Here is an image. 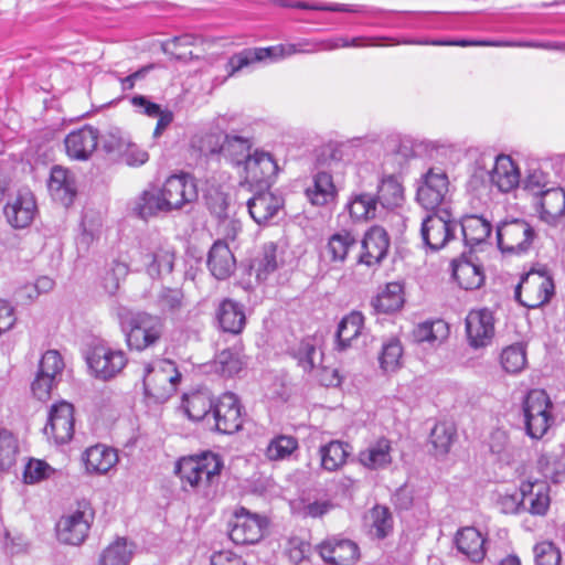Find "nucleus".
<instances>
[{
	"label": "nucleus",
	"instance_id": "obj_54",
	"mask_svg": "<svg viewBox=\"0 0 565 565\" xmlns=\"http://www.w3.org/2000/svg\"><path fill=\"white\" fill-rule=\"evenodd\" d=\"M403 347L399 340L392 338L385 341L380 353V366L385 373H393L402 365Z\"/></svg>",
	"mask_w": 565,
	"mask_h": 565
},
{
	"label": "nucleus",
	"instance_id": "obj_10",
	"mask_svg": "<svg viewBox=\"0 0 565 565\" xmlns=\"http://www.w3.org/2000/svg\"><path fill=\"white\" fill-rule=\"evenodd\" d=\"M554 295L553 279L542 271H530L515 288V298L527 308H539Z\"/></svg>",
	"mask_w": 565,
	"mask_h": 565
},
{
	"label": "nucleus",
	"instance_id": "obj_23",
	"mask_svg": "<svg viewBox=\"0 0 565 565\" xmlns=\"http://www.w3.org/2000/svg\"><path fill=\"white\" fill-rule=\"evenodd\" d=\"M35 211V200L28 190L19 191L18 195L4 206L6 218L15 228L29 226L33 221Z\"/></svg>",
	"mask_w": 565,
	"mask_h": 565
},
{
	"label": "nucleus",
	"instance_id": "obj_17",
	"mask_svg": "<svg viewBox=\"0 0 565 565\" xmlns=\"http://www.w3.org/2000/svg\"><path fill=\"white\" fill-rule=\"evenodd\" d=\"M44 434L57 445L67 444L74 435V408L67 402L52 405Z\"/></svg>",
	"mask_w": 565,
	"mask_h": 565
},
{
	"label": "nucleus",
	"instance_id": "obj_9",
	"mask_svg": "<svg viewBox=\"0 0 565 565\" xmlns=\"http://www.w3.org/2000/svg\"><path fill=\"white\" fill-rule=\"evenodd\" d=\"M142 268L151 278H160L173 270L175 250L167 241L150 239L139 250Z\"/></svg>",
	"mask_w": 565,
	"mask_h": 565
},
{
	"label": "nucleus",
	"instance_id": "obj_16",
	"mask_svg": "<svg viewBox=\"0 0 565 565\" xmlns=\"http://www.w3.org/2000/svg\"><path fill=\"white\" fill-rule=\"evenodd\" d=\"M87 364L96 377L106 381L121 372L127 364V358L121 350L97 345L87 355Z\"/></svg>",
	"mask_w": 565,
	"mask_h": 565
},
{
	"label": "nucleus",
	"instance_id": "obj_44",
	"mask_svg": "<svg viewBox=\"0 0 565 565\" xmlns=\"http://www.w3.org/2000/svg\"><path fill=\"white\" fill-rule=\"evenodd\" d=\"M335 186L333 184V180L330 173L328 172H318L313 177V183L306 190V195L308 200L313 205H326L331 202L335 196Z\"/></svg>",
	"mask_w": 565,
	"mask_h": 565
},
{
	"label": "nucleus",
	"instance_id": "obj_59",
	"mask_svg": "<svg viewBox=\"0 0 565 565\" xmlns=\"http://www.w3.org/2000/svg\"><path fill=\"white\" fill-rule=\"evenodd\" d=\"M55 473V469L41 459H30L23 471L25 483L34 484L41 482Z\"/></svg>",
	"mask_w": 565,
	"mask_h": 565
},
{
	"label": "nucleus",
	"instance_id": "obj_28",
	"mask_svg": "<svg viewBox=\"0 0 565 565\" xmlns=\"http://www.w3.org/2000/svg\"><path fill=\"white\" fill-rule=\"evenodd\" d=\"M392 443L385 437L371 441L359 452V462L370 470L385 469L392 463Z\"/></svg>",
	"mask_w": 565,
	"mask_h": 565
},
{
	"label": "nucleus",
	"instance_id": "obj_24",
	"mask_svg": "<svg viewBox=\"0 0 565 565\" xmlns=\"http://www.w3.org/2000/svg\"><path fill=\"white\" fill-rule=\"evenodd\" d=\"M489 174L491 184L503 193H509L516 189L521 180L518 164L508 154L495 157L494 166Z\"/></svg>",
	"mask_w": 565,
	"mask_h": 565
},
{
	"label": "nucleus",
	"instance_id": "obj_22",
	"mask_svg": "<svg viewBox=\"0 0 565 565\" xmlns=\"http://www.w3.org/2000/svg\"><path fill=\"white\" fill-rule=\"evenodd\" d=\"M362 253L359 263L373 266L381 263L386 256L390 247V238L386 231L381 226L371 227L361 242Z\"/></svg>",
	"mask_w": 565,
	"mask_h": 565
},
{
	"label": "nucleus",
	"instance_id": "obj_13",
	"mask_svg": "<svg viewBox=\"0 0 565 565\" xmlns=\"http://www.w3.org/2000/svg\"><path fill=\"white\" fill-rule=\"evenodd\" d=\"M493 312L487 308L470 310L466 317V334L471 348L478 350L491 344L495 333Z\"/></svg>",
	"mask_w": 565,
	"mask_h": 565
},
{
	"label": "nucleus",
	"instance_id": "obj_45",
	"mask_svg": "<svg viewBox=\"0 0 565 565\" xmlns=\"http://www.w3.org/2000/svg\"><path fill=\"white\" fill-rule=\"evenodd\" d=\"M404 302L403 286L399 282H388L372 299V307L377 312L390 313L398 310Z\"/></svg>",
	"mask_w": 565,
	"mask_h": 565
},
{
	"label": "nucleus",
	"instance_id": "obj_33",
	"mask_svg": "<svg viewBox=\"0 0 565 565\" xmlns=\"http://www.w3.org/2000/svg\"><path fill=\"white\" fill-rule=\"evenodd\" d=\"M235 265L234 255L227 244L222 241L215 242L207 257L211 274L218 280L226 279L234 273Z\"/></svg>",
	"mask_w": 565,
	"mask_h": 565
},
{
	"label": "nucleus",
	"instance_id": "obj_21",
	"mask_svg": "<svg viewBox=\"0 0 565 565\" xmlns=\"http://www.w3.org/2000/svg\"><path fill=\"white\" fill-rule=\"evenodd\" d=\"M284 199L268 189H260L248 201L247 209L250 217L258 224H267L282 209Z\"/></svg>",
	"mask_w": 565,
	"mask_h": 565
},
{
	"label": "nucleus",
	"instance_id": "obj_26",
	"mask_svg": "<svg viewBox=\"0 0 565 565\" xmlns=\"http://www.w3.org/2000/svg\"><path fill=\"white\" fill-rule=\"evenodd\" d=\"M455 544L458 551L473 563H480L486 557V537L473 526L459 529L455 536Z\"/></svg>",
	"mask_w": 565,
	"mask_h": 565
},
{
	"label": "nucleus",
	"instance_id": "obj_2",
	"mask_svg": "<svg viewBox=\"0 0 565 565\" xmlns=\"http://www.w3.org/2000/svg\"><path fill=\"white\" fill-rule=\"evenodd\" d=\"M223 468L221 457L214 452L205 451L181 458L175 465V473L183 484H188L196 492L207 493V489L217 483Z\"/></svg>",
	"mask_w": 565,
	"mask_h": 565
},
{
	"label": "nucleus",
	"instance_id": "obj_11",
	"mask_svg": "<svg viewBox=\"0 0 565 565\" xmlns=\"http://www.w3.org/2000/svg\"><path fill=\"white\" fill-rule=\"evenodd\" d=\"M285 44L273 45L268 47L246 49L239 53L234 54L225 64V72L222 78L217 76L214 78V86L222 85L228 77L233 76L243 68L256 63L270 60L271 62L286 58Z\"/></svg>",
	"mask_w": 565,
	"mask_h": 565
},
{
	"label": "nucleus",
	"instance_id": "obj_61",
	"mask_svg": "<svg viewBox=\"0 0 565 565\" xmlns=\"http://www.w3.org/2000/svg\"><path fill=\"white\" fill-rule=\"evenodd\" d=\"M64 369V361L56 350L46 351L40 361L39 372L42 374L52 375L57 379L61 376Z\"/></svg>",
	"mask_w": 565,
	"mask_h": 565
},
{
	"label": "nucleus",
	"instance_id": "obj_15",
	"mask_svg": "<svg viewBox=\"0 0 565 565\" xmlns=\"http://www.w3.org/2000/svg\"><path fill=\"white\" fill-rule=\"evenodd\" d=\"M160 192L168 212L179 210L198 198L195 181L189 174H173L169 177Z\"/></svg>",
	"mask_w": 565,
	"mask_h": 565
},
{
	"label": "nucleus",
	"instance_id": "obj_14",
	"mask_svg": "<svg viewBox=\"0 0 565 565\" xmlns=\"http://www.w3.org/2000/svg\"><path fill=\"white\" fill-rule=\"evenodd\" d=\"M92 522L93 512L88 508L63 515L56 524L58 541L70 545L82 544L88 535Z\"/></svg>",
	"mask_w": 565,
	"mask_h": 565
},
{
	"label": "nucleus",
	"instance_id": "obj_60",
	"mask_svg": "<svg viewBox=\"0 0 565 565\" xmlns=\"http://www.w3.org/2000/svg\"><path fill=\"white\" fill-rule=\"evenodd\" d=\"M536 565H561V552L552 542H541L534 546Z\"/></svg>",
	"mask_w": 565,
	"mask_h": 565
},
{
	"label": "nucleus",
	"instance_id": "obj_20",
	"mask_svg": "<svg viewBox=\"0 0 565 565\" xmlns=\"http://www.w3.org/2000/svg\"><path fill=\"white\" fill-rule=\"evenodd\" d=\"M98 139V130L92 126L73 130L64 140L66 153L71 159L86 161L95 152Z\"/></svg>",
	"mask_w": 565,
	"mask_h": 565
},
{
	"label": "nucleus",
	"instance_id": "obj_32",
	"mask_svg": "<svg viewBox=\"0 0 565 565\" xmlns=\"http://www.w3.org/2000/svg\"><path fill=\"white\" fill-rule=\"evenodd\" d=\"M130 211L141 220H149L160 213H168L160 190L146 189L130 203Z\"/></svg>",
	"mask_w": 565,
	"mask_h": 565
},
{
	"label": "nucleus",
	"instance_id": "obj_7",
	"mask_svg": "<svg viewBox=\"0 0 565 565\" xmlns=\"http://www.w3.org/2000/svg\"><path fill=\"white\" fill-rule=\"evenodd\" d=\"M534 237V228L525 220L502 221L497 226L498 247L503 254L522 255L527 253Z\"/></svg>",
	"mask_w": 565,
	"mask_h": 565
},
{
	"label": "nucleus",
	"instance_id": "obj_38",
	"mask_svg": "<svg viewBox=\"0 0 565 565\" xmlns=\"http://www.w3.org/2000/svg\"><path fill=\"white\" fill-rule=\"evenodd\" d=\"M521 491L524 498L523 511L533 515H544L550 507L547 487L537 482H522Z\"/></svg>",
	"mask_w": 565,
	"mask_h": 565
},
{
	"label": "nucleus",
	"instance_id": "obj_52",
	"mask_svg": "<svg viewBox=\"0 0 565 565\" xmlns=\"http://www.w3.org/2000/svg\"><path fill=\"white\" fill-rule=\"evenodd\" d=\"M244 361L242 354L236 349H225L221 351L214 359L212 367L215 373L222 376H234L238 374L243 366Z\"/></svg>",
	"mask_w": 565,
	"mask_h": 565
},
{
	"label": "nucleus",
	"instance_id": "obj_6",
	"mask_svg": "<svg viewBox=\"0 0 565 565\" xmlns=\"http://www.w3.org/2000/svg\"><path fill=\"white\" fill-rule=\"evenodd\" d=\"M458 224L447 207L434 211L423 218L420 236L424 245L439 250L455 239Z\"/></svg>",
	"mask_w": 565,
	"mask_h": 565
},
{
	"label": "nucleus",
	"instance_id": "obj_55",
	"mask_svg": "<svg viewBox=\"0 0 565 565\" xmlns=\"http://www.w3.org/2000/svg\"><path fill=\"white\" fill-rule=\"evenodd\" d=\"M456 438V428L450 423H438L431 430L430 443L436 456H445Z\"/></svg>",
	"mask_w": 565,
	"mask_h": 565
},
{
	"label": "nucleus",
	"instance_id": "obj_48",
	"mask_svg": "<svg viewBox=\"0 0 565 565\" xmlns=\"http://www.w3.org/2000/svg\"><path fill=\"white\" fill-rule=\"evenodd\" d=\"M294 356L305 372L312 371L322 362V352L315 338L303 339L296 348Z\"/></svg>",
	"mask_w": 565,
	"mask_h": 565
},
{
	"label": "nucleus",
	"instance_id": "obj_49",
	"mask_svg": "<svg viewBox=\"0 0 565 565\" xmlns=\"http://www.w3.org/2000/svg\"><path fill=\"white\" fill-rule=\"evenodd\" d=\"M347 206L353 220L367 221L376 216L377 200L369 193H356L352 194Z\"/></svg>",
	"mask_w": 565,
	"mask_h": 565
},
{
	"label": "nucleus",
	"instance_id": "obj_19",
	"mask_svg": "<svg viewBox=\"0 0 565 565\" xmlns=\"http://www.w3.org/2000/svg\"><path fill=\"white\" fill-rule=\"evenodd\" d=\"M317 548L321 558L330 565H353L360 557L358 544L340 536L328 537Z\"/></svg>",
	"mask_w": 565,
	"mask_h": 565
},
{
	"label": "nucleus",
	"instance_id": "obj_8",
	"mask_svg": "<svg viewBox=\"0 0 565 565\" xmlns=\"http://www.w3.org/2000/svg\"><path fill=\"white\" fill-rule=\"evenodd\" d=\"M450 183L441 169H429L418 181L416 200L427 211H435L447 203Z\"/></svg>",
	"mask_w": 565,
	"mask_h": 565
},
{
	"label": "nucleus",
	"instance_id": "obj_64",
	"mask_svg": "<svg viewBox=\"0 0 565 565\" xmlns=\"http://www.w3.org/2000/svg\"><path fill=\"white\" fill-rule=\"evenodd\" d=\"M57 381L58 380L52 375L38 372V375L31 386L33 395L40 401L47 399Z\"/></svg>",
	"mask_w": 565,
	"mask_h": 565
},
{
	"label": "nucleus",
	"instance_id": "obj_36",
	"mask_svg": "<svg viewBox=\"0 0 565 565\" xmlns=\"http://www.w3.org/2000/svg\"><path fill=\"white\" fill-rule=\"evenodd\" d=\"M377 182V194L375 196L377 203L386 209H393L403 203L404 188L394 173L379 175Z\"/></svg>",
	"mask_w": 565,
	"mask_h": 565
},
{
	"label": "nucleus",
	"instance_id": "obj_62",
	"mask_svg": "<svg viewBox=\"0 0 565 565\" xmlns=\"http://www.w3.org/2000/svg\"><path fill=\"white\" fill-rule=\"evenodd\" d=\"M328 40H300L296 43H285L287 57L295 54H312L320 51H329L326 47Z\"/></svg>",
	"mask_w": 565,
	"mask_h": 565
},
{
	"label": "nucleus",
	"instance_id": "obj_18",
	"mask_svg": "<svg viewBox=\"0 0 565 565\" xmlns=\"http://www.w3.org/2000/svg\"><path fill=\"white\" fill-rule=\"evenodd\" d=\"M215 429L222 434H234L243 426L242 405L231 392L222 394L213 406Z\"/></svg>",
	"mask_w": 565,
	"mask_h": 565
},
{
	"label": "nucleus",
	"instance_id": "obj_37",
	"mask_svg": "<svg viewBox=\"0 0 565 565\" xmlns=\"http://www.w3.org/2000/svg\"><path fill=\"white\" fill-rule=\"evenodd\" d=\"M363 328L364 317L361 312L352 311L347 315L338 327L335 349L341 352L353 347V343L362 334Z\"/></svg>",
	"mask_w": 565,
	"mask_h": 565
},
{
	"label": "nucleus",
	"instance_id": "obj_29",
	"mask_svg": "<svg viewBox=\"0 0 565 565\" xmlns=\"http://www.w3.org/2000/svg\"><path fill=\"white\" fill-rule=\"evenodd\" d=\"M47 188L53 200L64 206L71 205L76 194L72 173L61 166L51 169Z\"/></svg>",
	"mask_w": 565,
	"mask_h": 565
},
{
	"label": "nucleus",
	"instance_id": "obj_39",
	"mask_svg": "<svg viewBox=\"0 0 565 565\" xmlns=\"http://www.w3.org/2000/svg\"><path fill=\"white\" fill-rule=\"evenodd\" d=\"M282 258L278 253V247L275 243L268 242L262 246L258 255L250 264V270L255 273L257 280H266L267 277L276 271Z\"/></svg>",
	"mask_w": 565,
	"mask_h": 565
},
{
	"label": "nucleus",
	"instance_id": "obj_5",
	"mask_svg": "<svg viewBox=\"0 0 565 565\" xmlns=\"http://www.w3.org/2000/svg\"><path fill=\"white\" fill-rule=\"evenodd\" d=\"M279 172L280 167L274 153L260 147L250 151L242 167L243 182L259 189H269Z\"/></svg>",
	"mask_w": 565,
	"mask_h": 565
},
{
	"label": "nucleus",
	"instance_id": "obj_25",
	"mask_svg": "<svg viewBox=\"0 0 565 565\" xmlns=\"http://www.w3.org/2000/svg\"><path fill=\"white\" fill-rule=\"evenodd\" d=\"M491 455L501 465L510 466L514 463L522 455V447L514 441L509 431L498 428L493 430L488 440Z\"/></svg>",
	"mask_w": 565,
	"mask_h": 565
},
{
	"label": "nucleus",
	"instance_id": "obj_46",
	"mask_svg": "<svg viewBox=\"0 0 565 565\" xmlns=\"http://www.w3.org/2000/svg\"><path fill=\"white\" fill-rule=\"evenodd\" d=\"M448 335L449 327L441 319L422 322L414 330L416 342L428 343L431 347L440 344Z\"/></svg>",
	"mask_w": 565,
	"mask_h": 565
},
{
	"label": "nucleus",
	"instance_id": "obj_57",
	"mask_svg": "<svg viewBox=\"0 0 565 565\" xmlns=\"http://www.w3.org/2000/svg\"><path fill=\"white\" fill-rule=\"evenodd\" d=\"M128 265L124 262L113 260L105 269L102 277V284L105 291L109 295H115L119 289L120 281L128 274Z\"/></svg>",
	"mask_w": 565,
	"mask_h": 565
},
{
	"label": "nucleus",
	"instance_id": "obj_43",
	"mask_svg": "<svg viewBox=\"0 0 565 565\" xmlns=\"http://www.w3.org/2000/svg\"><path fill=\"white\" fill-rule=\"evenodd\" d=\"M460 225L465 243L471 247L486 243L492 231L491 223L480 215H467Z\"/></svg>",
	"mask_w": 565,
	"mask_h": 565
},
{
	"label": "nucleus",
	"instance_id": "obj_58",
	"mask_svg": "<svg viewBox=\"0 0 565 565\" xmlns=\"http://www.w3.org/2000/svg\"><path fill=\"white\" fill-rule=\"evenodd\" d=\"M371 533L379 539L386 537L393 529V519L390 510L376 505L370 512Z\"/></svg>",
	"mask_w": 565,
	"mask_h": 565
},
{
	"label": "nucleus",
	"instance_id": "obj_34",
	"mask_svg": "<svg viewBox=\"0 0 565 565\" xmlns=\"http://www.w3.org/2000/svg\"><path fill=\"white\" fill-rule=\"evenodd\" d=\"M216 319L224 332L238 334L246 323L244 308L239 302L232 299H224L216 310Z\"/></svg>",
	"mask_w": 565,
	"mask_h": 565
},
{
	"label": "nucleus",
	"instance_id": "obj_51",
	"mask_svg": "<svg viewBox=\"0 0 565 565\" xmlns=\"http://www.w3.org/2000/svg\"><path fill=\"white\" fill-rule=\"evenodd\" d=\"M19 443L8 429H0V476L9 473L17 463Z\"/></svg>",
	"mask_w": 565,
	"mask_h": 565
},
{
	"label": "nucleus",
	"instance_id": "obj_56",
	"mask_svg": "<svg viewBox=\"0 0 565 565\" xmlns=\"http://www.w3.org/2000/svg\"><path fill=\"white\" fill-rule=\"evenodd\" d=\"M501 364L508 373L521 372L526 365L525 347L522 343L507 347L501 353Z\"/></svg>",
	"mask_w": 565,
	"mask_h": 565
},
{
	"label": "nucleus",
	"instance_id": "obj_27",
	"mask_svg": "<svg viewBox=\"0 0 565 565\" xmlns=\"http://www.w3.org/2000/svg\"><path fill=\"white\" fill-rule=\"evenodd\" d=\"M382 41H388L391 45H399V44H415V45H426L434 44L440 45L443 42H428V41H418V40H395L391 38L384 36H355L352 39L345 36H335L332 39H328V43L326 45L329 51H333L337 49L343 47H369V46H382L384 43Z\"/></svg>",
	"mask_w": 565,
	"mask_h": 565
},
{
	"label": "nucleus",
	"instance_id": "obj_35",
	"mask_svg": "<svg viewBox=\"0 0 565 565\" xmlns=\"http://www.w3.org/2000/svg\"><path fill=\"white\" fill-rule=\"evenodd\" d=\"M451 266L452 277L461 288L473 290L483 284V271L481 267L471 259H467L466 257L454 259Z\"/></svg>",
	"mask_w": 565,
	"mask_h": 565
},
{
	"label": "nucleus",
	"instance_id": "obj_30",
	"mask_svg": "<svg viewBox=\"0 0 565 565\" xmlns=\"http://www.w3.org/2000/svg\"><path fill=\"white\" fill-rule=\"evenodd\" d=\"M83 461L88 472L105 475L118 462V454L111 447L97 444L85 450Z\"/></svg>",
	"mask_w": 565,
	"mask_h": 565
},
{
	"label": "nucleus",
	"instance_id": "obj_42",
	"mask_svg": "<svg viewBox=\"0 0 565 565\" xmlns=\"http://www.w3.org/2000/svg\"><path fill=\"white\" fill-rule=\"evenodd\" d=\"M541 218L550 224L565 214V191L551 186L540 195Z\"/></svg>",
	"mask_w": 565,
	"mask_h": 565
},
{
	"label": "nucleus",
	"instance_id": "obj_4",
	"mask_svg": "<svg viewBox=\"0 0 565 565\" xmlns=\"http://www.w3.org/2000/svg\"><path fill=\"white\" fill-rule=\"evenodd\" d=\"M142 380L146 396L162 403L177 391L181 374L173 361L158 359L145 366Z\"/></svg>",
	"mask_w": 565,
	"mask_h": 565
},
{
	"label": "nucleus",
	"instance_id": "obj_41",
	"mask_svg": "<svg viewBox=\"0 0 565 565\" xmlns=\"http://www.w3.org/2000/svg\"><path fill=\"white\" fill-rule=\"evenodd\" d=\"M215 403L206 388L186 393L182 398V408L191 420H201L212 411Z\"/></svg>",
	"mask_w": 565,
	"mask_h": 565
},
{
	"label": "nucleus",
	"instance_id": "obj_12",
	"mask_svg": "<svg viewBox=\"0 0 565 565\" xmlns=\"http://www.w3.org/2000/svg\"><path fill=\"white\" fill-rule=\"evenodd\" d=\"M267 525L265 516L241 508L234 515L230 539L237 545L256 544L264 536Z\"/></svg>",
	"mask_w": 565,
	"mask_h": 565
},
{
	"label": "nucleus",
	"instance_id": "obj_1",
	"mask_svg": "<svg viewBox=\"0 0 565 565\" xmlns=\"http://www.w3.org/2000/svg\"><path fill=\"white\" fill-rule=\"evenodd\" d=\"M118 319L128 347L137 351L154 345L164 330L161 318L142 311L120 308Z\"/></svg>",
	"mask_w": 565,
	"mask_h": 565
},
{
	"label": "nucleus",
	"instance_id": "obj_63",
	"mask_svg": "<svg viewBox=\"0 0 565 565\" xmlns=\"http://www.w3.org/2000/svg\"><path fill=\"white\" fill-rule=\"evenodd\" d=\"M552 182L550 175L541 169H531L525 178V188L535 194L541 195L543 191L550 189Z\"/></svg>",
	"mask_w": 565,
	"mask_h": 565
},
{
	"label": "nucleus",
	"instance_id": "obj_31",
	"mask_svg": "<svg viewBox=\"0 0 565 565\" xmlns=\"http://www.w3.org/2000/svg\"><path fill=\"white\" fill-rule=\"evenodd\" d=\"M252 150V143L248 138L226 135L216 153L220 156V159L235 168L242 169ZM211 152L214 153L215 150Z\"/></svg>",
	"mask_w": 565,
	"mask_h": 565
},
{
	"label": "nucleus",
	"instance_id": "obj_47",
	"mask_svg": "<svg viewBox=\"0 0 565 565\" xmlns=\"http://www.w3.org/2000/svg\"><path fill=\"white\" fill-rule=\"evenodd\" d=\"M134 547L125 537H118L102 552L98 565H128L134 555Z\"/></svg>",
	"mask_w": 565,
	"mask_h": 565
},
{
	"label": "nucleus",
	"instance_id": "obj_3",
	"mask_svg": "<svg viewBox=\"0 0 565 565\" xmlns=\"http://www.w3.org/2000/svg\"><path fill=\"white\" fill-rule=\"evenodd\" d=\"M554 405L544 390H531L522 402L523 425L526 436L542 439L555 423Z\"/></svg>",
	"mask_w": 565,
	"mask_h": 565
},
{
	"label": "nucleus",
	"instance_id": "obj_53",
	"mask_svg": "<svg viewBox=\"0 0 565 565\" xmlns=\"http://www.w3.org/2000/svg\"><path fill=\"white\" fill-rule=\"evenodd\" d=\"M298 440L290 435H277L268 443L265 457L270 461L288 459L297 449Z\"/></svg>",
	"mask_w": 565,
	"mask_h": 565
},
{
	"label": "nucleus",
	"instance_id": "obj_40",
	"mask_svg": "<svg viewBox=\"0 0 565 565\" xmlns=\"http://www.w3.org/2000/svg\"><path fill=\"white\" fill-rule=\"evenodd\" d=\"M352 451V447L341 440H331L320 446V465L326 471L333 472L345 465L348 457Z\"/></svg>",
	"mask_w": 565,
	"mask_h": 565
},
{
	"label": "nucleus",
	"instance_id": "obj_50",
	"mask_svg": "<svg viewBox=\"0 0 565 565\" xmlns=\"http://www.w3.org/2000/svg\"><path fill=\"white\" fill-rule=\"evenodd\" d=\"M358 245L355 236L347 231L333 234L327 244L326 254L332 262H344L352 248Z\"/></svg>",
	"mask_w": 565,
	"mask_h": 565
}]
</instances>
